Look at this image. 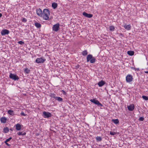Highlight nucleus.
Returning <instances> with one entry per match:
<instances>
[{
  "instance_id": "30",
  "label": "nucleus",
  "mask_w": 148,
  "mask_h": 148,
  "mask_svg": "<svg viewBox=\"0 0 148 148\" xmlns=\"http://www.w3.org/2000/svg\"><path fill=\"white\" fill-rule=\"evenodd\" d=\"M25 72L26 73H29L30 70L28 68H25L24 70Z\"/></svg>"
},
{
  "instance_id": "9",
  "label": "nucleus",
  "mask_w": 148,
  "mask_h": 148,
  "mask_svg": "<svg viewBox=\"0 0 148 148\" xmlns=\"http://www.w3.org/2000/svg\"><path fill=\"white\" fill-rule=\"evenodd\" d=\"M46 60L43 57L37 58L36 60V62L38 63H43Z\"/></svg>"
},
{
  "instance_id": "6",
  "label": "nucleus",
  "mask_w": 148,
  "mask_h": 148,
  "mask_svg": "<svg viewBox=\"0 0 148 148\" xmlns=\"http://www.w3.org/2000/svg\"><path fill=\"white\" fill-rule=\"evenodd\" d=\"M133 76L130 74L127 75L126 77V81L127 82H131L133 79Z\"/></svg>"
},
{
  "instance_id": "4",
  "label": "nucleus",
  "mask_w": 148,
  "mask_h": 148,
  "mask_svg": "<svg viewBox=\"0 0 148 148\" xmlns=\"http://www.w3.org/2000/svg\"><path fill=\"white\" fill-rule=\"evenodd\" d=\"M90 101L95 104L97 105L98 106L101 107L103 106L102 105L98 100L95 99H91L90 100Z\"/></svg>"
},
{
  "instance_id": "26",
  "label": "nucleus",
  "mask_w": 148,
  "mask_h": 148,
  "mask_svg": "<svg viewBox=\"0 0 148 148\" xmlns=\"http://www.w3.org/2000/svg\"><path fill=\"white\" fill-rule=\"evenodd\" d=\"M56 95L55 94L53 93H51L49 95V96L50 97L52 98H55V97H56Z\"/></svg>"
},
{
  "instance_id": "23",
  "label": "nucleus",
  "mask_w": 148,
  "mask_h": 148,
  "mask_svg": "<svg viewBox=\"0 0 148 148\" xmlns=\"http://www.w3.org/2000/svg\"><path fill=\"white\" fill-rule=\"evenodd\" d=\"M55 99L58 101H63V99L59 97H56Z\"/></svg>"
},
{
  "instance_id": "42",
  "label": "nucleus",
  "mask_w": 148,
  "mask_h": 148,
  "mask_svg": "<svg viewBox=\"0 0 148 148\" xmlns=\"http://www.w3.org/2000/svg\"><path fill=\"white\" fill-rule=\"evenodd\" d=\"M145 73L148 74V71H145Z\"/></svg>"
},
{
  "instance_id": "11",
  "label": "nucleus",
  "mask_w": 148,
  "mask_h": 148,
  "mask_svg": "<svg viewBox=\"0 0 148 148\" xmlns=\"http://www.w3.org/2000/svg\"><path fill=\"white\" fill-rule=\"evenodd\" d=\"M36 13L40 17H42L43 16V13L41 10L40 8L36 9Z\"/></svg>"
},
{
  "instance_id": "41",
  "label": "nucleus",
  "mask_w": 148,
  "mask_h": 148,
  "mask_svg": "<svg viewBox=\"0 0 148 148\" xmlns=\"http://www.w3.org/2000/svg\"><path fill=\"white\" fill-rule=\"evenodd\" d=\"M2 16V14L1 13H0V18H1Z\"/></svg>"
},
{
  "instance_id": "12",
  "label": "nucleus",
  "mask_w": 148,
  "mask_h": 148,
  "mask_svg": "<svg viewBox=\"0 0 148 148\" xmlns=\"http://www.w3.org/2000/svg\"><path fill=\"white\" fill-rule=\"evenodd\" d=\"M83 15L85 17L89 18H91L93 16V15L92 14H88L85 12H84L83 13Z\"/></svg>"
},
{
  "instance_id": "34",
  "label": "nucleus",
  "mask_w": 148,
  "mask_h": 148,
  "mask_svg": "<svg viewBox=\"0 0 148 148\" xmlns=\"http://www.w3.org/2000/svg\"><path fill=\"white\" fill-rule=\"evenodd\" d=\"M144 119L143 117H140L139 118L138 120L140 121H143Z\"/></svg>"
},
{
  "instance_id": "2",
  "label": "nucleus",
  "mask_w": 148,
  "mask_h": 148,
  "mask_svg": "<svg viewBox=\"0 0 148 148\" xmlns=\"http://www.w3.org/2000/svg\"><path fill=\"white\" fill-rule=\"evenodd\" d=\"M60 24L57 23L54 25L52 27V30L53 31L57 32L60 29Z\"/></svg>"
},
{
  "instance_id": "15",
  "label": "nucleus",
  "mask_w": 148,
  "mask_h": 148,
  "mask_svg": "<svg viewBox=\"0 0 148 148\" xmlns=\"http://www.w3.org/2000/svg\"><path fill=\"white\" fill-rule=\"evenodd\" d=\"M105 84V82L103 80H101L98 83V85L100 87L102 86Z\"/></svg>"
},
{
  "instance_id": "37",
  "label": "nucleus",
  "mask_w": 148,
  "mask_h": 148,
  "mask_svg": "<svg viewBox=\"0 0 148 148\" xmlns=\"http://www.w3.org/2000/svg\"><path fill=\"white\" fill-rule=\"evenodd\" d=\"M12 139V138L10 137L9 138H8L5 141L6 142H8L10 141V140H11Z\"/></svg>"
},
{
  "instance_id": "44",
  "label": "nucleus",
  "mask_w": 148,
  "mask_h": 148,
  "mask_svg": "<svg viewBox=\"0 0 148 148\" xmlns=\"http://www.w3.org/2000/svg\"><path fill=\"white\" fill-rule=\"evenodd\" d=\"M87 56H92V55H90V54H89V55H88Z\"/></svg>"
},
{
  "instance_id": "24",
  "label": "nucleus",
  "mask_w": 148,
  "mask_h": 148,
  "mask_svg": "<svg viewBox=\"0 0 148 148\" xmlns=\"http://www.w3.org/2000/svg\"><path fill=\"white\" fill-rule=\"evenodd\" d=\"M112 121L115 124H117L119 123V121L118 119H113Z\"/></svg>"
},
{
  "instance_id": "38",
  "label": "nucleus",
  "mask_w": 148,
  "mask_h": 148,
  "mask_svg": "<svg viewBox=\"0 0 148 148\" xmlns=\"http://www.w3.org/2000/svg\"><path fill=\"white\" fill-rule=\"evenodd\" d=\"M21 115H23V116H26V114H24V112H22L21 113Z\"/></svg>"
},
{
  "instance_id": "35",
  "label": "nucleus",
  "mask_w": 148,
  "mask_h": 148,
  "mask_svg": "<svg viewBox=\"0 0 148 148\" xmlns=\"http://www.w3.org/2000/svg\"><path fill=\"white\" fill-rule=\"evenodd\" d=\"M110 134L111 135H114L116 134V133L114 132L110 131Z\"/></svg>"
},
{
  "instance_id": "29",
  "label": "nucleus",
  "mask_w": 148,
  "mask_h": 148,
  "mask_svg": "<svg viewBox=\"0 0 148 148\" xmlns=\"http://www.w3.org/2000/svg\"><path fill=\"white\" fill-rule=\"evenodd\" d=\"M82 53V54L83 56H86L87 54V52L86 50L83 51Z\"/></svg>"
},
{
  "instance_id": "3",
  "label": "nucleus",
  "mask_w": 148,
  "mask_h": 148,
  "mask_svg": "<svg viewBox=\"0 0 148 148\" xmlns=\"http://www.w3.org/2000/svg\"><path fill=\"white\" fill-rule=\"evenodd\" d=\"M9 77L13 80H18L19 79V78L16 74H14L11 73L9 75Z\"/></svg>"
},
{
  "instance_id": "33",
  "label": "nucleus",
  "mask_w": 148,
  "mask_h": 148,
  "mask_svg": "<svg viewBox=\"0 0 148 148\" xmlns=\"http://www.w3.org/2000/svg\"><path fill=\"white\" fill-rule=\"evenodd\" d=\"M22 21L23 22L25 23L27 21V19L25 18H23L22 20Z\"/></svg>"
},
{
  "instance_id": "8",
  "label": "nucleus",
  "mask_w": 148,
  "mask_h": 148,
  "mask_svg": "<svg viewBox=\"0 0 148 148\" xmlns=\"http://www.w3.org/2000/svg\"><path fill=\"white\" fill-rule=\"evenodd\" d=\"M87 61H90L91 63H93L95 61V59L92 56H87Z\"/></svg>"
},
{
  "instance_id": "17",
  "label": "nucleus",
  "mask_w": 148,
  "mask_h": 148,
  "mask_svg": "<svg viewBox=\"0 0 148 148\" xmlns=\"http://www.w3.org/2000/svg\"><path fill=\"white\" fill-rule=\"evenodd\" d=\"M124 27L125 29L127 30H130L131 29V26L130 25H124Z\"/></svg>"
},
{
  "instance_id": "14",
  "label": "nucleus",
  "mask_w": 148,
  "mask_h": 148,
  "mask_svg": "<svg viewBox=\"0 0 148 148\" xmlns=\"http://www.w3.org/2000/svg\"><path fill=\"white\" fill-rule=\"evenodd\" d=\"M134 108V104H132L127 106L128 110L130 111H133Z\"/></svg>"
},
{
  "instance_id": "20",
  "label": "nucleus",
  "mask_w": 148,
  "mask_h": 148,
  "mask_svg": "<svg viewBox=\"0 0 148 148\" xmlns=\"http://www.w3.org/2000/svg\"><path fill=\"white\" fill-rule=\"evenodd\" d=\"M51 6L54 9H55L57 7L58 4L54 2L52 3Z\"/></svg>"
},
{
  "instance_id": "1",
  "label": "nucleus",
  "mask_w": 148,
  "mask_h": 148,
  "mask_svg": "<svg viewBox=\"0 0 148 148\" xmlns=\"http://www.w3.org/2000/svg\"><path fill=\"white\" fill-rule=\"evenodd\" d=\"M43 18L45 20H47L49 18V11L47 9H45L43 10Z\"/></svg>"
},
{
  "instance_id": "36",
  "label": "nucleus",
  "mask_w": 148,
  "mask_h": 148,
  "mask_svg": "<svg viewBox=\"0 0 148 148\" xmlns=\"http://www.w3.org/2000/svg\"><path fill=\"white\" fill-rule=\"evenodd\" d=\"M61 92H62L63 95H66V93L63 90H62Z\"/></svg>"
},
{
  "instance_id": "27",
  "label": "nucleus",
  "mask_w": 148,
  "mask_h": 148,
  "mask_svg": "<svg viewBox=\"0 0 148 148\" xmlns=\"http://www.w3.org/2000/svg\"><path fill=\"white\" fill-rule=\"evenodd\" d=\"M96 139L97 141H101L102 140V138L100 136H97Z\"/></svg>"
},
{
  "instance_id": "43",
  "label": "nucleus",
  "mask_w": 148,
  "mask_h": 148,
  "mask_svg": "<svg viewBox=\"0 0 148 148\" xmlns=\"http://www.w3.org/2000/svg\"><path fill=\"white\" fill-rule=\"evenodd\" d=\"M10 130L12 131H13V130H12V128H10Z\"/></svg>"
},
{
  "instance_id": "21",
  "label": "nucleus",
  "mask_w": 148,
  "mask_h": 148,
  "mask_svg": "<svg viewBox=\"0 0 148 148\" xmlns=\"http://www.w3.org/2000/svg\"><path fill=\"white\" fill-rule=\"evenodd\" d=\"M35 26L38 28H40L41 27V24L39 23L36 22L34 24Z\"/></svg>"
},
{
  "instance_id": "16",
  "label": "nucleus",
  "mask_w": 148,
  "mask_h": 148,
  "mask_svg": "<svg viewBox=\"0 0 148 148\" xmlns=\"http://www.w3.org/2000/svg\"><path fill=\"white\" fill-rule=\"evenodd\" d=\"M16 129L17 130H20L21 129V126L20 124L17 123L15 125Z\"/></svg>"
},
{
  "instance_id": "25",
  "label": "nucleus",
  "mask_w": 148,
  "mask_h": 148,
  "mask_svg": "<svg viewBox=\"0 0 148 148\" xmlns=\"http://www.w3.org/2000/svg\"><path fill=\"white\" fill-rule=\"evenodd\" d=\"M110 30L111 31H113L115 29V27L114 26L112 25L109 27Z\"/></svg>"
},
{
  "instance_id": "28",
  "label": "nucleus",
  "mask_w": 148,
  "mask_h": 148,
  "mask_svg": "<svg viewBox=\"0 0 148 148\" xmlns=\"http://www.w3.org/2000/svg\"><path fill=\"white\" fill-rule=\"evenodd\" d=\"M26 134V133L25 132L23 133H22V132H19L17 133L18 135L19 136L24 135Z\"/></svg>"
},
{
  "instance_id": "10",
  "label": "nucleus",
  "mask_w": 148,
  "mask_h": 148,
  "mask_svg": "<svg viewBox=\"0 0 148 148\" xmlns=\"http://www.w3.org/2000/svg\"><path fill=\"white\" fill-rule=\"evenodd\" d=\"M10 32L7 29H3L1 32V34L2 36L8 34Z\"/></svg>"
},
{
  "instance_id": "13",
  "label": "nucleus",
  "mask_w": 148,
  "mask_h": 148,
  "mask_svg": "<svg viewBox=\"0 0 148 148\" xmlns=\"http://www.w3.org/2000/svg\"><path fill=\"white\" fill-rule=\"evenodd\" d=\"M0 120L1 123H5L6 122L7 119L6 117L4 116L1 117Z\"/></svg>"
},
{
  "instance_id": "39",
  "label": "nucleus",
  "mask_w": 148,
  "mask_h": 148,
  "mask_svg": "<svg viewBox=\"0 0 148 148\" xmlns=\"http://www.w3.org/2000/svg\"><path fill=\"white\" fill-rule=\"evenodd\" d=\"M7 142H6V141H5V143L6 144V145L8 146H10V145Z\"/></svg>"
},
{
  "instance_id": "18",
  "label": "nucleus",
  "mask_w": 148,
  "mask_h": 148,
  "mask_svg": "<svg viewBox=\"0 0 148 148\" xmlns=\"http://www.w3.org/2000/svg\"><path fill=\"white\" fill-rule=\"evenodd\" d=\"M8 113L12 116H13L14 115V111L11 110H10L8 111Z\"/></svg>"
},
{
  "instance_id": "7",
  "label": "nucleus",
  "mask_w": 148,
  "mask_h": 148,
  "mask_svg": "<svg viewBox=\"0 0 148 148\" xmlns=\"http://www.w3.org/2000/svg\"><path fill=\"white\" fill-rule=\"evenodd\" d=\"M43 116L45 118H48L51 117V114L49 112L43 111L42 113Z\"/></svg>"
},
{
  "instance_id": "22",
  "label": "nucleus",
  "mask_w": 148,
  "mask_h": 148,
  "mask_svg": "<svg viewBox=\"0 0 148 148\" xmlns=\"http://www.w3.org/2000/svg\"><path fill=\"white\" fill-rule=\"evenodd\" d=\"M134 51H128L127 53L129 56H133L134 54Z\"/></svg>"
},
{
  "instance_id": "31",
  "label": "nucleus",
  "mask_w": 148,
  "mask_h": 148,
  "mask_svg": "<svg viewBox=\"0 0 148 148\" xmlns=\"http://www.w3.org/2000/svg\"><path fill=\"white\" fill-rule=\"evenodd\" d=\"M142 98L145 100H148V97L145 96H142Z\"/></svg>"
},
{
  "instance_id": "40",
  "label": "nucleus",
  "mask_w": 148,
  "mask_h": 148,
  "mask_svg": "<svg viewBox=\"0 0 148 148\" xmlns=\"http://www.w3.org/2000/svg\"><path fill=\"white\" fill-rule=\"evenodd\" d=\"M119 34V35L120 36H123V34L122 33H120Z\"/></svg>"
},
{
  "instance_id": "5",
  "label": "nucleus",
  "mask_w": 148,
  "mask_h": 148,
  "mask_svg": "<svg viewBox=\"0 0 148 148\" xmlns=\"http://www.w3.org/2000/svg\"><path fill=\"white\" fill-rule=\"evenodd\" d=\"M90 101L95 104L97 105L98 106L101 107L103 106L102 105L98 100L95 99H91L90 100Z\"/></svg>"
},
{
  "instance_id": "19",
  "label": "nucleus",
  "mask_w": 148,
  "mask_h": 148,
  "mask_svg": "<svg viewBox=\"0 0 148 148\" xmlns=\"http://www.w3.org/2000/svg\"><path fill=\"white\" fill-rule=\"evenodd\" d=\"M9 132V129L8 127H5L3 129V132L5 133H8Z\"/></svg>"
},
{
  "instance_id": "32",
  "label": "nucleus",
  "mask_w": 148,
  "mask_h": 148,
  "mask_svg": "<svg viewBox=\"0 0 148 148\" xmlns=\"http://www.w3.org/2000/svg\"><path fill=\"white\" fill-rule=\"evenodd\" d=\"M18 43L19 44H20L22 45L24 44V42L22 41H18Z\"/></svg>"
}]
</instances>
